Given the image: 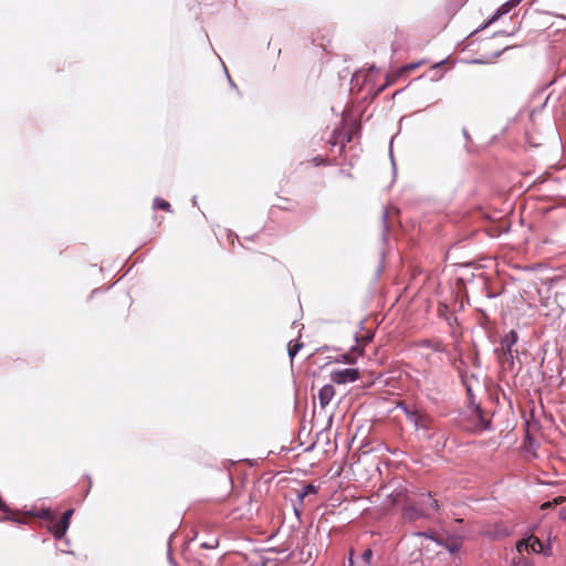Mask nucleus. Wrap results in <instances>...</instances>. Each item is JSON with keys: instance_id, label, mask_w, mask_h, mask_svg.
Listing matches in <instances>:
<instances>
[{"instance_id": "1", "label": "nucleus", "mask_w": 566, "mask_h": 566, "mask_svg": "<svg viewBox=\"0 0 566 566\" xmlns=\"http://www.w3.org/2000/svg\"><path fill=\"white\" fill-rule=\"evenodd\" d=\"M437 544L443 546L449 553L454 554L459 552L462 546V538L459 536H444L440 534H432L428 536Z\"/></svg>"}, {"instance_id": "2", "label": "nucleus", "mask_w": 566, "mask_h": 566, "mask_svg": "<svg viewBox=\"0 0 566 566\" xmlns=\"http://www.w3.org/2000/svg\"><path fill=\"white\" fill-rule=\"evenodd\" d=\"M358 378L359 371L356 368L337 369L331 373L332 381L338 385L354 382Z\"/></svg>"}, {"instance_id": "3", "label": "nucleus", "mask_w": 566, "mask_h": 566, "mask_svg": "<svg viewBox=\"0 0 566 566\" xmlns=\"http://www.w3.org/2000/svg\"><path fill=\"white\" fill-rule=\"evenodd\" d=\"M72 515L73 510H66L57 521L52 523V525L50 526V531L52 532L55 538L60 539L65 535L70 526V520Z\"/></svg>"}, {"instance_id": "4", "label": "nucleus", "mask_w": 566, "mask_h": 566, "mask_svg": "<svg viewBox=\"0 0 566 566\" xmlns=\"http://www.w3.org/2000/svg\"><path fill=\"white\" fill-rule=\"evenodd\" d=\"M516 549L520 554H522L524 551H532L534 553L544 552L542 542L534 535L517 542Z\"/></svg>"}, {"instance_id": "5", "label": "nucleus", "mask_w": 566, "mask_h": 566, "mask_svg": "<svg viewBox=\"0 0 566 566\" xmlns=\"http://www.w3.org/2000/svg\"><path fill=\"white\" fill-rule=\"evenodd\" d=\"M411 420L415 421V424L422 429H429L431 427L432 419L429 415L413 411L410 413Z\"/></svg>"}, {"instance_id": "6", "label": "nucleus", "mask_w": 566, "mask_h": 566, "mask_svg": "<svg viewBox=\"0 0 566 566\" xmlns=\"http://www.w3.org/2000/svg\"><path fill=\"white\" fill-rule=\"evenodd\" d=\"M499 363L504 369H512L514 366L513 349H499Z\"/></svg>"}, {"instance_id": "7", "label": "nucleus", "mask_w": 566, "mask_h": 566, "mask_svg": "<svg viewBox=\"0 0 566 566\" xmlns=\"http://www.w3.org/2000/svg\"><path fill=\"white\" fill-rule=\"evenodd\" d=\"M335 396V389L332 385H325L318 392V400L322 408L326 407L333 397Z\"/></svg>"}, {"instance_id": "8", "label": "nucleus", "mask_w": 566, "mask_h": 566, "mask_svg": "<svg viewBox=\"0 0 566 566\" xmlns=\"http://www.w3.org/2000/svg\"><path fill=\"white\" fill-rule=\"evenodd\" d=\"M518 339L517 333L515 331L509 332L502 339H501V348L502 349H512L513 346L516 344Z\"/></svg>"}, {"instance_id": "9", "label": "nucleus", "mask_w": 566, "mask_h": 566, "mask_svg": "<svg viewBox=\"0 0 566 566\" xmlns=\"http://www.w3.org/2000/svg\"><path fill=\"white\" fill-rule=\"evenodd\" d=\"M474 416H476L479 419V422L476 423L478 429L484 430L489 427L490 420L482 413V410L479 407L475 408Z\"/></svg>"}, {"instance_id": "10", "label": "nucleus", "mask_w": 566, "mask_h": 566, "mask_svg": "<svg viewBox=\"0 0 566 566\" xmlns=\"http://www.w3.org/2000/svg\"><path fill=\"white\" fill-rule=\"evenodd\" d=\"M422 345L433 349L434 352H446V346L440 340H423Z\"/></svg>"}, {"instance_id": "11", "label": "nucleus", "mask_w": 566, "mask_h": 566, "mask_svg": "<svg viewBox=\"0 0 566 566\" xmlns=\"http://www.w3.org/2000/svg\"><path fill=\"white\" fill-rule=\"evenodd\" d=\"M566 496H557L553 501L545 502L541 505V510H548L565 503Z\"/></svg>"}, {"instance_id": "12", "label": "nucleus", "mask_w": 566, "mask_h": 566, "mask_svg": "<svg viewBox=\"0 0 566 566\" xmlns=\"http://www.w3.org/2000/svg\"><path fill=\"white\" fill-rule=\"evenodd\" d=\"M154 208L160 209L167 212H171V206L168 201L161 199V198H155L154 200Z\"/></svg>"}, {"instance_id": "13", "label": "nucleus", "mask_w": 566, "mask_h": 566, "mask_svg": "<svg viewBox=\"0 0 566 566\" xmlns=\"http://www.w3.org/2000/svg\"><path fill=\"white\" fill-rule=\"evenodd\" d=\"M401 75H403V74H402V73H399V70H397L395 73L388 74V75L386 76V83H385V85L380 88V91H382V90H384L385 87H387V86L392 85V84L397 81V78H398L399 76H401Z\"/></svg>"}, {"instance_id": "14", "label": "nucleus", "mask_w": 566, "mask_h": 566, "mask_svg": "<svg viewBox=\"0 0 566 566\" xmlns=\"http://www.w3.org/2000/svg\"><path fill=\"white\" fill-rule=\"evenodd\" d=\"M422 64H423L422 61L417 62V63L406 64V65H403L402 67L399 69V73L407 74V73H409L411 71H415L416 69L420 67Z\"/></svg>"}, {"instance_id": "15", "label": "nucleus", "mask_w": 566, "mask_h": 566, "mask_svg": "<svg viewBox=\"0 0 566 566\" xmlns=\"http://www.w3.org/2000/svg\"><path fill=\"white\" fill-rule=\"evenodd\" d=\"M275 206L280 209L290 210L293 207V202L287 198L279 197V202Z\"/></svg>"}, {"instance_id": "16", "label": "nucleus", "mask_w": 566, "mask_h": 566, "mask_svg": "<svg viewBox=\"0 0 566 566\" xmlns=\"http://www.w3.org/2000/svg\"><path fill=\"white\" fill-rule=\"evenodd\" d=\"M303 347V344L302 343H295V344H292L290 343L289 344V356L291 357V359H293L295 357V355L298 353V350Z\"/></svg>"}, {"instance_id": "17", "label": "nucleus", "mask_w": 566, "mask_h": 566, "mask_svg": "<svg viewBox=\"0 0 566 566\" xmlns=\"http://www.w3.org/2000/svg\"><path fill=\"white\" fill-rule=\"evenodd\" d=\"M316 492H317V488L316 486H314L313 484H307V485L304 486L302 493H300V497L304 499L308 494H314Z\"/></svg>"}, {"instance_id": "18", "label": "nucleus", "mask_w": 566, "mask_h": 566, "mask_svg": "<svg viewBox=\"0 0 566 566\" xmlns=\"http://www.w3.org/2000/svg\"><path fill=\"white\" fill-rule=\"evenodd\" d=\"M371 558H373V551L370 548H367L364 551L363 555H361V559L366 563V564H370L371 562Z\"/></svg>"}, {"instance_id": "19", "label": "nucleus", "mask_w": 566, "mask_h": 566, "mask_svg": "<svg viewBox=\"0 0 566 566\" xmlns=\"http://www.w3.org/2000/svg\"><path fill=\"white\" fill-rule=\"evenodd\" d=\"M427 501L429 507H431L432 510L437 511L439 509L438 501L436 499H432L430 494L428 495Z\"/></svg>"}, {"instance_id": "20", "label": "nucleus", "mask_w": 566, "mask_h": 566, "mask_svg": "<svg viewBox=\"0 0 566 566\" xmlns=\"http://www.w3.org/2000/svg\"><path fill=\"white\" fill-rule=\"evenodd\" d=\"M353 353H356V349H353L352 353L343 355V358L346 363L353 364L355 361V357L353 356Z\"/></svg>"}, {"instance_id": "21", "label": "nucleus", "mask_w": 566, "mask_h": 566, "mask_svg": "<svg viewBox=\"0 0 566 566\" xmlns=\"http://www.w3.org/2000/svg\"><path fill=\"white\" fill-rule=\"evenodd\" d=\"M515 566H533V565L521 555L518 557V560L515 562Z\"/></svg>"}, {"instance_id": "22", "label": "nucleus", "mask_w": 566, "mask_h": 566, "mask_svg": "<svg viewBox=\"0 0 566 566\" xmlns=\"http://www.w3.org/2000/svg\"><path fill=\"white\" fill-rule=\"evenodd\" d=\"M566 502V500H565ZM559 518L564 522H566V504L560 507L559 510Z\"/></svg>"}, {"instance_id": "23", "label": "nucleus", "mask_w": 566, "mask_h": 566, "mask_svg": "<svg viewBox=\"0 0 566 566\" xmlns=\"http://www.w3.org/2000/svg\"><path fill=\"white\" fill-rule=\"evenodd\" d=\"M350 140H352V133H346V134H345V136H344V140H343V143H344V142L349 143ZM344 146H345V145L343 144V147H344Z\"/></svg>"}, {"instance_id": "24", "label": "nucleus", "mask_w": 566, "mask_h": 566, "mask_svg": "<svg viewBox=\"0 0 566 566\" xmlns=\"http://www.w3.org/2000/svg\"><path fill=\"white\" fill-rule=\"evenodd\" d=\"M361 338H363V342L366 344V343H369L373 339V335L368 334L366 336H363Z\"/></svg>"}, {"instance_id": "25", "label": "nucleus", "mask_w": 566, "mask_h": 566, "mask_svg": "<svg viewBox=\"0 0 566 566\" xmlns=\"http://www.w3.org/2000/svg\"><path fill=\"white\" fill-rule=\"evenodd\" d=\"M509 11L507 4L502 7L501 13H506Z\"/></svg>"}, {"instance_id": "26", "label": "nucleus", "mask_w": 566, "mask_h": 566, "mask_svg": "<svg viewBox=\"0 0 566 566\" xmlns=\"http://www.w3.org/2000/svg\"><path fill=\"white\" fill-rule=\"evenodd\" d=\"M348 564H349V566H354V559H353V556H352V555L349 556Z\"/></svg>"}]
</instances>
